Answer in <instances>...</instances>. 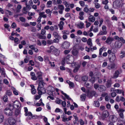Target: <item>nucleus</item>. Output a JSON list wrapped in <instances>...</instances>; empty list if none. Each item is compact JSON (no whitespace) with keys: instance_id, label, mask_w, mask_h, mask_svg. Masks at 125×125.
<instances>
[{"instance_id":"c85d7f7f","label":"nucleus","mask_w":125,"mask_h":125,"mask_svg":"<svg viewBox=\"0 0 125 125\" xmlns=\"http://www.w3.org/2000/svg\"><path fill=\"white\" fill-rule=\"evenodd\" d=\"M19 104V103L17 101H15L14 102L13 104V107L15 108L18 107L19 105L18 104Z\"/></svg>"},{"instance_id":"20e7f679","label":"nucleus","mask_w":125,"mask_h":125,"mask_svg":"<svg viewBox=\"0 0 125 125\" xmlns=\"http://www.w3.org/2000/svg\"><path fill=\"white\" fill-rule=\"evenodd\" d=\"M109 112L106 111H104L103 112L102 114V119L104 120L105 118L109 116Z\"/></svg>"},{"instance_id":"a18cd8bd","label":"nucleus","mask_w":125,"mask_h":125,"mask_svg":"<svg viewBox=\"0 0 125 125\" xmlns=\"http://www.w3.org/2000/svg\"><path fill=\"white\" fill-rule=\"evenodd\" d=\"M95 75L98 78H99L101 77V73L99 72H97Z\"/></svg>"},{"instance_id":"4468645a","label":"nucleus","mask_w":125,"mask_h":125,"mask_svg":"<svg viewBox=\"0 0 125 125\" xmlns=\"http://www.w3.org/2000/svg\"><path fill=\"white\" fill-rule=\"evenodd\" d=\"M98 90L100 92H103L106 90V88L104 85H101L99 86Z\"/></svg>"},{"instance_id":"39448f33","label":"nucleus","mask_w":125,"mask_h":125,"mask_svg":"<svg viewBox=\"0 0 125 125\" xmlns=\"http://www.w3.org/2000/svg\"><path fill=\"white\" fill-rule=\"evenodd\" d=\"M117 120V118L114 115H110L109 117V121L110 123H114Z\"/></svg>"},{"instance_id":"8fccbe9b","label":"nucleus","mask_w":125,"mask_h":125,"mask_svg":"<svg viewBox=\"0 0 125 125\" xmlns=\"http://www.w3.org/2000/svg\"><path fill=\"white\" fill-rule=\"evenodd\" d=\"M62 121L64 122H65L66 121H68V118L66 117L65 116H63V117H62Z\"/></svg>"},{"instance_id":"72a5a7b5","label":"nucleus","mask_w":125,"mask_h":125,"mask_svg":"<svg viewBox=\"0 0 125 125\" xmlns=\"http://www.w3.org/2000/svg\"><path fill=\"white\" fill-rule=\"evenodd\" d=\"M88 79V77L86 76H84L82 77V80L83 81H87Z\"/></svg>"},{"instance_id":"7ed1b4c3","label":"nucleus","mask_w":125,"mask_h":125,"mask_svg":"<svg viewBox=\"0 0 125 125\" xmlns=\"http://www.w3.org/2000/svg\"><path fill=\"white\" fill-rule=\"evenodd\" d=\"M70 45L69 42L67 41L64 42L62 44L61 47L62 48L64 49H68Z\"/></svg>"},{"instance_id":"aec40b11","label":"nucleus","mask_w":125,"mask_h":125,"mask_svg":"<svg viewBox=\"0 0 125 125\" xmlns=\"http://www.w3.org/2000/svg\"><path fill=\"white\" fill-rule=\"evenodd\" d=\"M86 95L85 94H83L80 96L81 100L82 101H84L86 98Z\"/></svg>"},{"instance_id":"09e8293b","label":"nucleus","mask_w":125,"mask_h":125,"mask_svg":"<svg viewBox=\"0 0 125 125\" xmlns=\"http://www.w3.org/2000/svg\"><path fill=\"white\" fill-rule=\"evenodd\" d=\"M19 19L22 22H25V19L23 17H20Z\"/></svg>"},{"instance_id":"e433bc0d","label":"nucleus","mask_w":125,"mask_h":125,"mask_svg":"<svg viewBox=\"0 0 125 125\" xmlns=\"http://www.w3.org/2000/svg\"><path fill=\"white\" fill-rule=\"evenodd\" d=\"M91 94H92V96H94L95 97H97V94L95 91H92Z\"/></svg>"},{"instance_id":"680f3d73","label":"nucleus","mask_w":125,"mask_h":125,"mask_svg":"<svg viewBox=\"0 0 125 125\" xmlns=\"http://www.w3.org/2000/svg\"><path fill=\"white\" fill-rule=\"evenodd\" d=\"M112 19L113 20L117 21L118 20V19L115 16L113 15L112 17Z\"/></svg>"},{"instance_id":"6ab92c4d","label":"nucleus","mask_w":125,"mask_h":125,"mask_svg":"<svg viewBox=\"0 0 125 125\" xmlns=\"http://www.w3.org/2000/svg\"><path fill=\"white\" fill-rule=\"evenodd\" d=\"M88 19L89 21L92 22H94L95 21L94 17L92 15L90 16L89 17Z\"/></svg>"},{"instance_id":"f704fd0d","label":"nucleus","mask_w":125,"mask_h":125,"mask_svg":"<svg viewBox=\"0 0 125 125\" xmlns=\"http://www.w3.org/2000/svg\"><path fill=\"white\" fill-rule=\"evenodd\" d=\"M12 89L13 90V92L14 94L16 95H18V91L16 90L13 87L12 88Z\"/></svg>"},{"instance_id":"b1692460","label":"nucleus","mask_w":125,"mask_h":125,"mask_svg":"<svg viewBox=\"0 0 125 125\" xmlns=\"http://www.w3.org/2000/svg\"><path fill=\"white\" fill-rule=\"evenodd\" d=\"M80 66V64H77V66H76L75 68L73 70L74 72L75 73L77 72Z\"/></svg>"},{"instance_id":"4c0bfd02","label":"nucleus","mask_w":125,"mask_h":125,"mask_svg":"<svg viewBox=\"0 0 125 125\" xmlns=\"http://www.w3.org/2000/svg\"><path fill=\"white\" fill-rule=\"evenodd\" d=\"M61 38H55L53 40V42H54L58 43L59 42V40Z\"/></svg>"},{"instance_id":"bb28decb","label":"nucleus","mask_w":125,"mask_h":125,"mask_svg":"<svg viewBox=\"0 0 125 125\" xmlns=\"http://www.w3.org/2000/svg\"><path fill=\"white\" fill-rule=\"evenodd\" d=\"M58 9L60 10H63L64 9V7L63 5L62 4L59 5H58Z\"/></svg>"},{"instance_id":"1a4fd4ad","label":"nucleus","mask_w":125,"mask_h":125,"mask_svg":"<svg viewBox=\"0 0 125 125\" xmlns=\"http://www.w3.org/2000/svg\"><path fill=\"white\" fill-rule=\"evenodd\" d=\"M116 66L114 63H109L107 65V68L109 69H111L115 68Z\"/></svg>"},{"instance_id":"bf43d9fd","label":"nucleus","mask_w":125,"mask_h":125,"mask_svg":"<svg viewBox=\"0 0 125 125\" xmlns=\"http://www.w3.org/2000/svg\"><path fill=\"white\" fill-rule=\"evenodd\" d=\"M31 79L34 81L36 80L37 79V77L35 75L31 76Z\"/></svg>"},{"instance_id":"cd10ccee","label":"nucleus","mask_w":125,"mask_h":125,"mask_svg":"<svg viewBox=\"0 0 125 125\" xmlns=\"http://www.w3.org/2000/svg\"><path fill=\"white\" fill-rule=\"evenodd\" d=\"M119 74V72L118 71H116L114 76L113 78L115 79L116 78L118 77Z\"/></svg>"},{"instance_id":"ddd939ff","label":"nucleus","mask_w":125,"mask_h":125,"mask_svg":"<svg viewBox=\"0 0 125 125\" xmlns=\"http://www.w3.org/2000/svg\"><path fill=\"white\" fill-rule=\"evenodd\" d=\"M112 84V81L110 80H108L106 81V86L107 88L110 87Z\"/></svg>"},{"instance_id":"e2e57ef3","label":"nucleus","mask_w":125,"mask_h":125,"mask_svg":"<svg viewBox=\"0 0 125 125\" xmlns=\"http://www.w3.org/2000/svg\"><path fill=\"white\" fill-rule=\"evenodd\" d=\"M55 102L57 104H61V100H59L58 99H57L55 101Z\"/></svg>"},{"instance_id":"37998d69","label":"nucleus","mask_w":125,"mask_h":125,"mask_svg":"<svg viewBox=\"0 0 125 125\" xmlns=\"http://www.w3.org/2000/svg\"><path fill=\"white\" fill-rule=\"evenodd\" d=\"M79 3L81 6L82 7H83L85 5V2L83 1H79Z\"/></svg>"},{"instance_id":"4be33fe9","label":"nucleus","mask_w":125,"mask_h":125,"mask_svg":"<svg viewBox=\"0 0 125 125\" xmlns=\"http://www.w3.org/2000/svg\"><path fill=\"white\" fill-rule=\"evenodd\" d=\"M107 31H101L98 34V35H105L107 34Z\"/></svg>"},{"instance_id":"49530a36","label":"nucleus","mask_w":125,"mask_h":125,"mask_svg":"<svg viewBox=\"0 0 125 125\" xmlns=\"http://www.w3.org/2000/svg\"><path fill=\"white\" fill-rule=\"evenodd\" d=\"M31 93L32 94H35L36 93V90L35 88H33L31 89Z\"/></svg>"},{"instance_id":"6e6552de","label":"nucleus","mask_w":125,"mask_h":125,"mask_svg":"<svg viewBox=\"0 0 125 125\" xmlns=\"http://www.w3.org/2000/svg\"><path fill=\"white\" fill-rule=\"evenodd\" d=\"M122 43L120 41H116L115 43V47L116 48H119L122 46Z\"/></svg>"},{"instance_id":"69168bd1","label":"nucleus","mask_w":125,"mask_h":125,"mask_svg":"<svg viewBox=\"0 0 125 125\" xmlns=\"http://www.w3.org/2000/svg\"><path fill=\"white\" fill-rule=\"evenodd\" d=\"M89 9L87 7H85L83 9V11L86 12L87 13L89 11Z\"/></svg>"},{"instance_id":"603ef678","label":"nucleus","mask_w":125,"mask_h":125,"mask_svg":"<svg viewBox=\"0 0 125 125\" xmlns=\"http://www.w3.org/2000/svg\"><path fill=\"white\" fill-rule=\"evenodd\" d=\"M90 81L92 83H94L95 82V79L94 77H92Z\"/></svg>"},{"instance_id":"79ce46f5","label":"nucleus","mask_w":125,"mask_h":125,"mask_svg":"<svg viewBox=\"0 0 125 125\" xmlns=\"http://www.w3.org/2000/svg\"><path fill=\"white\" fill-rule=\"evenodd\" d=\"M4 116L3 115H0V123H2L3 120Z\"/></svg>"},{"instance_id":"de8ad7c7","label":"nucleus","mask_w":125,"mask_h":125,"mask_svg":"<svg viewBox=\"0 0 125 125\" xmlns=\"http://www.w3.org/2000/svg\"><path fill=\"white\" fill-rule=\"evenodd\" d=\"M52 4V1L51 0H49L47 2V7H50L51 6L49 5H51Z\"/></svg>"},{"instance_id":"dca6fc26","label":"nucleus","mask_w":125,"mask_h":125,"mask_svg":"<svg viewBox=\"0 0 125 125\" xmlns=\"http://www.w3.org/2000/svg\"><path fill=\"white\" fill-rule=\"evenodd\" d=\"M66 82L69 84L70 88H73L74 87V84L72 82H71L69 80H67L66 81Z\"/></svg>"},{"instance_id":"f257e3e1","label":"nucleus","mask_w":125,"mask_h":125,"mask_svg":"<svg viewBox=\"0 0 125 125\" xmlns=\"http://www.w3.org/2000/svg\"><path fill=\"white\" fill-rule=\"evenodd\" d=\"M36 82L38 84V86L37 88V89L38 90H40L41 88L43 87H44V85L45 84L43 82L42 79L38 80Z\"/></svg>"},{"instance_id":"a211bd4d","label":"nucleus","mask_w":125,"mask_h":125,"mask_svg":"<svg viewBox=\"0 0 125 125\" xmlns=\"http://www.w3.org/2000/svg\"><path fill=\"white\" fill-rule=\"evenodd\" d=\"M114 39L113 38H112L111 37H108L106 41H105V42L107 44H109V42H111L113 41Z\"/></svg>"},{"instance_id":"0eeeda50","label":"nucleus","mask_w":125,"mask_h":125,"mask_svg":"<svg viewBox=\"0 0 125 125\" xmlns=\"http://www.w3.org/2000/svg\"><path fill=\"white\" fill-rule=\"evenodd\" d=\"M37 90L38 91V94L40 95H41L42 94H44L46 93V89L43 87L41 88L40 90L37 89Z\"/></svg>"},{"instance_id":"393cba45","label":"nucleus","mask_w":125,"mask_h":125,"mask_svg":"<svg viewBox=\"0 0 125 125\" xmlns=\"http://www.w3.org/2000/svg\"><path fill=\"white\" fill-rule=\"evenodd\" d=\"M56 49L53 46H51L50 47V50L49 51V52L52 53Z\"/></svg>"},{"instance_id":"f3484780","label":"nucleus","mask_w":125,"mask_h":125,"mask_svg":"<svg viewBox=\"0 0 125 125\" xmlns=\"http://www.w3.org/2000/svg\"><path fill=\"white\" fill-rule=\"evenodd\" d=\"M115 0L113 2V4L116 7H118L120 6V2H118V0Z\"/></svg>"},{"instance_id":"052dcab7","label":"nucleus","mask_w":125,"mask_h":125,"mask_svg":"<svg viewBox=\"0 0 125 125\" xmlns=\"http://www.w3.org/2000/svg\"><path fill=\"white\" fill-rule=\"evenodd\" d=\"M27 56H26V58L24 59V62H28L29 60V58L27 57Z\"/></svg>"},{"instance_id":"f03ea898","label":"nucleus","mask_w":125,"mask_h":125,"mask_svg":"<svg viewBox=\"0 0 125 125\" xmlns=\"http://www.w3.org/2000/svg\"><path fill=\"white\" fill-rule=\"evenodd\" d=\"M4 112L5 114L8 116H11L13 114L12 110L8 108H5L4 111Z\"/></svg>"},{"instance_id":"ea45409f","label":"nucleus","mask_w":125,"mask_h":125,"mask_svg":"<svg viewBox=\"0 0 125 125\" xmlns=\"http://www.w3.org/2000/svg\"><path fill=\"white\" fill-rule=\"evenodd\" d=\"M72 53L73 55L74 56H76L78 54V52L76 51H72Z\"/></svg>"},{"instance_id":"5fc2aeb1","label":"nucleus","mask_w":125,"mask_h":125,"mask_svg":"<svg viewBox=\"0 0 125 125\" xmlns=\"http://www.w3.org/2000/svg\"><path fill=\"white\" fill-rule=\"evenodd\" d=\"M38 38L40 39H45L46 37L45 36L40 35L39 36Z\"/></svg>"},{"instance_id":"774afa93","label":"nucleus","mask_w":125,"mask_h":125,"mask_svg":"<svg viewBox=\"0 0 125 125\" xmlns=\"http://www.w3.org/2000/svg\"><path fill=\"white\" fill-rule=\"evenodd\" d=\"M16 26V24L14 22H13L11 25V27L12 28H15Z\"/></svg>"},{"instance_id":"2eb2a0df","label":"nucleus","mask_w":125,"mask_h":125,"mask_svg":"<svg viewBox=\"0 0 125 125\" xmlns=\"http://www.w3.org/2000/svg\"><path fill=\"white\" fill-rule=\"evenodd\" d=\"M0 73H1L3 77H5V70L3 68L0 67Z\"/></svg>"},{"instance_id":"6e6d98bb","label":"nucleus","mask_w":125,"mask_h":125,"mask_svg":"<svg viewBox=\"0 0 125 125\" xmlns=\"http://www.w3.org/2000/svg\"><path fill=\"white\" fill-rule=\"evenodd\" d=\"M109 2V1L108 0H105L104 1H103L102 2V3L103 4L106 5Z\"/></svg>"},{"instance_id":"f8f14e48","label":"nucleus","mask_w":125,"mask_h":125,"mask_svg":"<svg viewBox=\"0 0 125 125\" xmlns=\"http://www.w3.org/2000/svg\"><path fill=\"white\" fill-rule=\"evenodd\" d=\"M24 111L25 112V115L26 116H28L29 115H31L32 113L30 112H28V109L26 107L24 108Z\"/></svg>"},{"instance_id":"9d476101","label":"nucleus","mask_w":125,"mask_h":125,"mask_svg":"<svg viewBox=\"0 0 125 125\" xmlns=\"http://www.w3.org/2000/svg\"><path fill=\"white\" fill-rule=\"evenodd\" d=\"M36 74L37 79L38 78V80L42 79V73L40 71L36 73Z\"/></svg>"},{"instance_id":"3c124183","label":"nucleus","mask_w":125,"mask_h":125,"mask_svg":"<svg viewBox=\"0 0 125 125\" xmlns=\"http://www.w3.org/2000/svg\"><path fill=\"white\" fill-rule=\"evenodd\" d=\"M77 63H71V66L73 67H75L76 66H77Z\"/></svg>"},{"instance_id":"58836bf2","label":"nucleus","mask_w":125,"mask_h":125,"mask_svg":"<svg viewBox=\"0 0 125 125\" xmlns=\"http://www.w3.org/2000/svg\"><path fill=\"white\" fill-rule=\"evenodd\" d=\"M84 24L82 22H80V24L78 25V26L81 29H83L84 28Z\"/></svg>"},{"instance_id":"412c9836","label":"nucleus","mask_w":125,"mask_h":125,"mask_svg":"<svg viewBox=\"0 0 125 125\" xmlns=\"http://www.w3.org/2000/svg\"><path fill=\"white\" fill-rule=\"evenodd\" d=\"M52 53H53L55 55L58 56L60 53V51L58 49L56 48Z\"/></svg>"},{"instance_id":"2f4dec72","label":"nucleus","mask_w":125,"mask_h":125,"mask_svg":"<svg viewBox=\"0 0 125 125\" xmlns=\"http://www.w3.org/2000/svg\"><path fill=\"white\" fill-rule=\"evenodd\" d=\"M28 116V118L29 119H31L32 118L33 119H35L37 117V115H34L33 116L32 114L31 115H29Z\"/></svg>"},{"instance_id":"338daca9","label":"nucleus","mask_w":125,"mask_h":125,"mask_svg":"<svg viewBox=\"0 0 125 125\" xmlns=\"http://www.w3.org/2000/svg\"><path fill=\"white\" fill-rule=\"evenodd\" d=\"M79 122H80V124L81 125H83L84 124V122L81 119H80L79 120Z\"/></svg>"},{"instance_id":"423d86ee","label":"nucleus","mask_w":125,"mask_h":125,"mask_svg":"<svg viewBox=\"0 0 125 125\" xmlns=\"http://www.w3.org/2000/svg\"><path fill=\"white\" fill-rule=\"evenodd\" d=\"M8 120V122L10 125H13L15 124L16 122L15 119L12 117L9 118Z\"/></svg>"},{"instance_id":"a19ab883","label":"nucleus","mask_w":125,"mask_h":125,"mask_svg":"<svg viewBox=\"0 0 125 125\" xmlns=\"http://www.w3.org/2000/svg\"><path fill=\"white\" fill-rule=\"evenodd\" d=\"M3 99L5 102H7L8 101V97L6 95H5L3 97Z\"/></svg>"},{"instance_id":"a878e982","label":"nucleus","mask_w":125,"mask_h":125,"mask_svg":"<svg viewBox=\"0 0 125 125\" xmlns=\"http://www.w3.org/2000/svg\"><path fill=\"white\" fill-rule=\"evenodd\" d=\"M53 35L55 38H61V37L60 36L57 32H54L53 34Z\"/></svg>"},{"instance_id":"c9c22d12","label":"nucleus","mask_w":125,"mask_h":125,"mask_svg":"<svg viewBox=\"0 0 125 125\" xmlns=\"http://www.w3.org/2000/svg\"><path fill=\"white\" fill-rule=\"evenodd\" d=\"M47 91H54V88L51 86H49L47 88Z\"/></svg>"},{"instance_id":"9b49d317","label":"nucleus","mask_w":125,"mask_h":125,"mask_svg":"<svg viewBox=\"0 0 125 125\" xmlns=\"http://www.w3.org/2000/svg\"><path fill=\"white\" fill-rule=\"evenodd\" d=\"M109 61L111 62H114L115 59V54L111 56L110 57H108Z\"/></svg>"},{"instance_id":"13d9d810","label":"nucleus","mask_w":125,"mask_h":125,"mask_svg":"<svg viewBox=\"0 0 125 125\" xmlns=\"http://www.w3.org/2000/svg\"><path fill=\"white\" fill-rule=\"evenodd\" d=\"M40 7L41 10H42L45 7V5L44 4H42L41 5Z\"/></svg>"},{"instance_id":"c756f323","label":"nucleus","mask_w":125,"mask_h":125,"mask_svg":"<svg viewBox=\"0 0 125 125\" xmlns=\"http://www.w3.org/2000/svg\"><path fill=\"white\" fill-rule=\"evenodd\" d=\"M91 41V39L89 38L87 42V44L88 45L90 46H92V45Z\"/></svg>"},{"instance_id":"c03bdc74","label":"nucleus","mask_w":125,"mask_h":125,"mask_svg":"<svg viewBox=\"0 0 125 125\" xmlns=\"http://www.w3.org/2000/svg\"><path fill=\"white\" fill-rule=\"evenodd\" d=\"M121 54L122 55L120 56L121 58H122L124 57L125 56V52L123 51H121Z\"/></svg>"},{"instance_id":"7c9ffc66","label":"nucleus","mask_w":125,"mask_h":125,"mask_svg":"<svg viewBox=\"0 0 125 125\" xmlns=\"http://www.w3.org/2000/svg\"><path fill=\"white\" fill-rule=\"evenodd\" d=\"M94 106L96 107H98L100 106V103L98 101H95L94 102Z\"/></svg>"},{"instance_id":"0e129e2a","label":"nucleus","mask_w":125,"mask_h":125,"mask_svg":"<svg viewBox=\"0 0 125 125\" xmlns=\"http://www.w3.org/2000/svg\"><path fill=\"white\" fill-rule=\"evenodd\" d=\"M6 94L7 95L10 96L12 92L10 91H7L6 92Z\"/></svg>"},{"instance_id":"4d7b16f0","label":"nucleus","mask_w":125,"mask_h":125,"mask_svg":"<svg viewBox=\"0 0 125 125\" xmlns=\"http://www.w3.org/2000/svg\"><path fill=\"white\" fill-rule=\"evenodd\" d=\"M121 41L123 43H125V40L122 37H120L119 41Z\"/></svg>"},{"instance_id":"864d4df0","label":"nucleus","mask_w":125,"mask_h":125,"mask_svg":"<svg viewBox=\"0 0 125 125\" xmlns=\"http://www.w3.org/2000/svg\"><path fill=\"white\" fill-rule=\"evenodd\" d=\"M21 25L22 26H24L25 27H27L30 26V24L28 23H24L22 24Z\"/></svg>"},{"instance_id":"473e14b6","label":"nucleus","mask_w":125,"mask_h":125,"mask_svg":"<svg viewBox=\"0 0 125 125\" xmlns=\"http://www.w3.org/2000/svg\"><path fill=\"white\" fill-rule=\"evenodd\" d=\"M107 53L109 54L108 56L110 57L112 55H114L115 54L114 53L112 52L111 50H108L107 51Z\"/></svg>"},{"instance_id":"5701e85b","label":"nucleus","mask_w":125,"mask_h":125,"mask_svg":"<svg viewBox=\"0 0 125 125\" xmlns=\"http://www.w3.org/2000/svg\"><path fill=\"white\" fill-rule=\"evenodd\" d=\"M86 93L87 94V96L89 98H91L93 97L91 91L89 92V90H87L86 92Z\"/></svg>"}]
</instances>
